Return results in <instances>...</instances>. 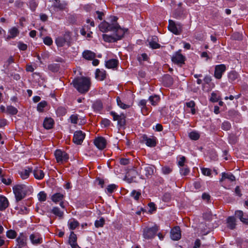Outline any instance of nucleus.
Masks as SVG:
<instances>
[{"instance_id":"nucleus-38","label":"nucleus","mask_w":248,"mask_h":248,"mask_svg":"<svg viewBox=\"0 0 248 248\" xmlns=\"http://www.w3.org/2000/svg\"><path fill=\"white\" fill-rule=\"evenodd\" d=\"M47 103L45 101H43L40 102L37 106V110L40 112H42L44 110V108L46 106Z\"/></svg>"},{"instance_id":"nucleus-41","label":"nucleus","mask_w":248,"mask_h":248,"mask_svg":"<svg viewBox=\"0 0 248 248\" xmlns=\"http://www.w3.org/2000/svg\"><path fill=\"white\" fill-rule=\"evenodd\" d=\"M220 99V96L217 93L213 92L211 93V96L210 100L213 102H217Z\"/></svg>"},{"instance_id":"nucleus-26","label":"nucleus","mask_w":248,"mask_h":248,"mask_svg":"<svg viewBox=\"0 0 248 248\" xmlns=\"http://www.w3.org/2000/svg\"><path fill=\"white\" fill-rule=\"evenodd\" d=\"M118 62L116 59H110L106 62V66L108 68H114L118 65Z\"/></svg>"},{"instance_id":"nucleus-52","label":"nucleus","mask_w":248,"mask_h":248,"mask_svg":"<svg viewBox=\"0 0 248 248\" xmlns=\"http://www.w3.org/2000/svg\"><path fill=\"white\" fill-rule=\"evenodd\" d=\"M116 186L114 184L110 185L107 188V192L109 193H112L116 188Z\"/></svg>"},{"instance_id":"nucleus-64","label":"nucleus","mask_w":248,"mask_h":248,"mask_svg":"<svg viewBox=\"0 0 248 248\" xmlns=\"http://www.w3.org/2000/svg\"><path fill=\"white\" fill-rule=\"evenodd\" d=\"M7 124V121L5 119L0 120V128L5 126Z\"/></svg>"},{"instance_id":"nucleus-20","label":"nucleus","mask_w":248,"mask_h":248,"mask_svg":"<svg viewBox=\"0 0 248 248\" xmlns=\"http://www.w3.org/2000/svg\"><path fill=\"white\" fill-rule=\"evenodd\" d=\"M143 140L145 141V143L148 146L154 147L156 144V139L155 137L149 138L146 136L144 135L143 137Z\"/></svg>"},{"instance_id":"nucleus-35","label":"nucleus","mask_w":248,"mask_h":248,"mask_svg":"<svg viewBox=\"0 0 248 248\" xmlns=\"http://www.w3.org/2000/svg\"><path fill=\"white\" fill-rule=\"evenodd\" d=\"M116 100L118 106L123 109H126L130 107V105L124 103L120 99V97H117Z\"/></svg>"},{"instance_id":"nucleus-15","label":"nucleus","mask_w":248,"mask_h":248,"mask_svg":"<svg viewBox=\"0 0 248 248\" xmlns=\"http://www.w3.org/2000/svg\"><path fill=\"white\" fill-rule=\"evenodd\" d=\"M26 237L23 233H20L16 239L18 248H24L26 246Z\"/></svg>"},{"instance_id":"nucleus-51","label":"nucleus","mask_w":248,"mask_h":248,"mask_svg":"<svg viewBox=\"0 0 248 248\" xmlns=\"http://www.w3.org/2000/svg\"><path fill=\"white\" fill-rule=\"evenodd\" d=\"M140 195V193L138 191H136L135 190H133L131 193V196L132 197H133V198L136 200H138L139 199Z\"/></svg>"},{"instance_id":"nucleus-47","label":"nucleus","mask_w":248,"mask_h":248,"mask_svg":"<svg viewBox=\"0 0 248 248\" xmlns=\"http://www.w3.org/2000/svg\"><path fill=\"white\" fill-rule=\"evenodd\" d=\"M147 101L145 99L141 100L139 103V106L141 108V110L143 111L144 109H147L146 107Z\"/></svg>"},{"instance_id":"nucleus-9","label":"nucleus","mask_w":248,"mask_h":248,"mask_svg":"<svg viewBox=\"0 0 248 248\" xmlns=\"http://www.w3.org/2000/svg\"><path fill=\"white\" fill-rule=\"evenodd\" d=\"M85 137V134L80 130L76 131L74 134L73 142L78 145L81 144Z\"/></svg>"},{"instance_id":"nucleus-45","label":"nucleus","mask_w":248,"mask_h":248,"mask_svg":"<svg viewBox=\"0 0 248 248\" xmlns=\"http://www.w3.org/2000/svg\"><path fill=\"white\" fill-rule=\"evenodd\" d=\"M105 220L103 218H100L98 220L95 221L94 225L96 227H102L104 224Z\"/></svg>"},{"instance_id":"nucleus-3","label":"nucleus","mask_w":248,"mask_h":248,"mask_svg":"<svg viewBox=\"0 0 248 248\" xmlns=\"http://www.w3.org/2000/svg\"><path fill=\"white\" fill-rule=\"evenodd\" d=\"M126 31V30L118 28L117 30L112 31L111 35L103 34V38L105 41L107 42H115L121 39Z\"/></svg>"},{"instance_id":"nucleus-13","label":"nucleus","mask_w":248,"mask_h":248,"mask_svg":"<svg viewBox=\"0 0 248 248\" xmlns=\"http://www.w3.org/2000/svg\"><path fill=\"white\" fill-rule=\"evenodd\" d=\"M94 144L99 150H102L106 147V140L103 137H98L94 140Z\"/></svg>"},{"instance_id":"nucleus-11","label":"nucleus","mask_w":248,"mask_h":248,"mask_svg":"<svg viewBox=\"0 0 248 248\" xmlns=\"http://www.w3.org/2000/svg\"><path fill=\"white\" fill-rule=\"evenodd\" d=\"M169 30L174 34H179L181 31V27L179 24H176L172 20H169Z\"/></svg>"},{"instance_id":"nucleus-1","label":"nucleus","mask_w":248,"mask_h":248,"mask_svg":"<svg viewBox=\"0 0 248 248\" xmlns=\"http://www.w3.org/2000/svg\"><path fill=\"white\" fill-rule=\"evenodd\" d=\"M73 84L79 92L84 93L89 90L90 80L89 78L84 77L77 78L73 81Z\"/></svg>"},{"instance_id":"nucleus-21","label":"nucleus","mask_w":248,"mask_h":248,"mask_svg":"<svg viewBox=\"0 0 248 248\" xmlns=\"http://www.w3.org/2000/svg\"><path fill=\"white\" fill-rule=\"evenodd\" d=\"M32 170L31 168L29 167H26L24 169L20 171L19 172V174H20L22 179H26L29 177Z\"/></svg>"},{"instance_id":"nucleus-54","label":"nucleus","mask_w":248,"mask_h":248,"mask_svg":"<svg viewBox=\"0 0 248 248\" xmlns=\"http://www.w3.org/2000/svg\"><path fill=\"white\" fill-rule=\"evenodd\" d=\"M44 43L45 44L50 46L52 43V40L50 37H46L44 38Z\"/></svg>"},{"instance_id":"nucleus-18","label":"nucleus","mask_w":248,"mask_h":248,"mask_svg":"<svg viewBox=\"0 0 248 248\" xmlns=\"http://www.w3.org/2000/svg\"><path fill=\"white\" fill-rule=\"evenodd\" d=\"M148 41L150 47L153 49L158 48L160 46V45L157 43L158 39L156 36H152Z\"/></svg>"},{"instance_id":"nucleus-44","label":"nucleus","mask_w":248,"mask_h":248,"mask_svg":"<svg viewBox=\"0 0 248 248\" xmlns=\"http://www.w3.org/2000/svg\"><path fill=\"white\" fill-rule=\"evenodd\" d=\"M52 212L59 217H62L63 215V212H62L58 207H54L52 209Z\"/></svg>"},{"instance_id":"nucleus-6","label":"nucleus","mask_w":248,"mask_h":248,"mask_svg":"<svg viewBox=\"0 0 248 248\" xmlns=\"http://www.w3.org/2000/svg\"><path fill=\"white\" fill-rule=\"evenodd\" d=\"M55 156L57 162L62 163L68 159V155L64 151L61 150H57L55 152Z\"/></svg>"},{"instance_id":"nucleus-14","label":"nucleus","mask_w":248,"mask_h":248,"mask_svg":"<svg viewBox=\"0 0 248 248\" xmlns=\"http://www.w3.org/2000/svg\"><path fill=\"white\" fill-rule=\"evenodd\" d=\"M170 237L173 240H178L181 238V233L179 227H174L171 230Z\"/></svg>"},{"instance_id":"nucleus-55","label":"nucleus","mask_w":248,"mask_h":248,"mask_svg":"<svg viewBox=\"0 0 248 248\" xmlns=\"http://www.w3.org/2000/svg\"><path fill=\"white\" fill-rule=\"evenodd\" d=\"M57 112L60 115H63L66 113V111L65 108L60 107L57 109Z\"/></svg>"},{"instance_id":"nucleus-60","label":"nucleus","mask_w":248,"mask_h":248,"mask_svg":"<svg viewBox=\"0 0 248 248\" xmlns=\"http://www.w3.org/2000/svg\"><path fill=\"white\" fill-rule=\"evenodd\" d=\"M162 171L164 174H167L170 172L171 169L168 167H164L162 168Z\"/></svg>"},{"instance_id":"nucleus-49","label":"nucleus","mask_w":248,"mask_h":248,"mask_svg":"<svg viewBox=\"0 0 248 248\" xmlns=\"http://www.w3.org/2000/svg\"><path fill=\"white\" fill-rule=\"evenodd\" d=\"M71 123L76 124L78 123V115L77 114L72 115L69 118Z\"/></svg>"},{"instance_id":"nucleus-19","label":"nucleus","mask_w":248,"mask_h":248,"mask_svg":"<svg viewBox=\"0 0 248 248\" xmlns=\"http://www.w3.org/2000/svg\"><path fill=\"white\" fill-rule=\"evenodd\" d=\"M33 173L35 178L38 180L42 179L45 176L43 171L37 167L33 170Z\"/></svg>"},{"instance_id":"nucleus-37","label":"nucleus","mask_w":248,"mask_h":248,"mask_svg":"<svg viewBox=\"0 0 248 248\" xmlns=\"http://www.w3.org/2000/svg\"><path fill=\"white\" fill-rule=\"evenodd\" d=\"M6 112L10 114H16L17 112V109L11 106H8L6 110Z\"/></svg>"},{"instance_id":"nucleus-62","label":"nucleus","mask_w":248,"mask_h":248,"mask_svg":"<svg viewBox=\"0 0 248 248\" xmlns=\"http://www.w3.org/2000/svg\"><path fill=\"white\" fill-rule=\"evenodd\" d=\"M149 211L151 213L153 212V211H155V205L154 203L153 202H151V203H149Z\"/></svg>"},{"instance_id":"nucleus-42","label":"nucleus","mask_w":248,"mask_h":248,"mask_svg":"<svg viewBox=\"0 0 248 248\" xmlns=\"http://www.w3.org/2000/svg\"><path fill=\"white\" fill-rule=\"evenodd\" d=\"M178 165L180 167H183L184 166L186 162V157L184 156H179L178 157Z\"/></svg>"},{"instance_id":"nucleus-10","label":"nucleus","mask_w":248,"mask_h":248,"mask_svg":"<svg viewBox=\"0 0 248 248\" xmlns=\"http://www.w3.org/2000/svg\"><path fill=\"white\" fill-rule=\"evenodd\" d=\"M226 70V66L221 64L217 65L215 67L214 76L216 78L220 79L222 77V74Z\"/></svg>"},{"instance_id":"nucleus-33","label":"nucleus","mask_w":248,"mask_h":248,"mask_svg":"<svg viewBox=\"0 0 248 248\" xmlns=\"http://www.w3.org/2000/svg\"><path fill=\"white\" fill-rule=\"evenodd\" d=\"M18 29L16 27H13L9 31V35L8 38H14L18 34Z\"/></svg>"},{"instance_id":"nucleus-27","label":"nucleus","mask_w":248,"mask_h":248,"mask_svg":"<svg viewBox=\"0 0 248 248\" xmlns=\"http://www.w3.org/2000/svg\"><path fill=\"white\" fill-rule=\"evenodd\" d=\"M95 78L99 80H103L106 78L105 71L104 70H100L97 69L95 72Z\"/></svg>"},{"instance_id":"nucleus-17","label":"nucleus","mask_w":248,"mask_h":248,"mask_svg":"<svg viewBox=\"0 0 248 248\" xmlns=\"http://www.w3.org/2000/svg\"><path fill=\"white\" fill-rule=\"evenodd\" d=\"M235 216L239 217L241 221L243 223L248 224V216L247 215H244L243 212L241 210H237L235 211Z\"/></svg>"},{"instance_id":"nucleus-12","label":"nucleus","mask_w":248,"mask_h":248,"mask_svg":"<svg viewBox=\"0 0 248 248\" xmlns=\"http://www.w3.org/2000/svg\"><path fill=\"white\" fill-rule=\"evenodd\" d=\"M30 239L32 244H39L43 242V238L41 235L37 232H34L30 236Z\"/></svg>"},{"instance_id":"nucleus-43","label":"nucleus","mask_w":248,"mask_h":248,"mask_svg":"<svg viewBox=\"0 0 248 248\" xmlns=\"http://www.w3.org/2000/svg\"><path fill=\"white\" fill-rule=\"evenodd\" d=\"M37 197L39 201L44 202L46 200V195L44 192L41 191L38 194Z\"/></svg>"},{"instance_id":"nucleus-56","label":"nucleus","mask_w":248,"mask_h":248,"mask_svg":"<svg viewBox=\"0 0 248 248\" xmlns=\"http://www.w3.org/2000/svg\"><path fill=\"white\" fill-rule=\"evenodd\" d=\"M189 170L187 168H182L180 169V173L183 175H186L188 174Z\"/></svg>"},{"instance_id":"nucleus-48","label":"nucleus","mask_w":248,"mask_h":248,"mask_svg":"<svg viewBox=\"0 0 248 248\" xmlns=\"http://www.w3.org/2000/svg\"><path fill=\"white\" fill-rule=\"evenodd\" d=\"M231 127V124L227 121H225L222 124L221 128L223 130H228Z\"/></svg>"},{"instance_id":"nucleus-63","label":"nucleus","mask_w":248,"mask_h":248,"mask_svg":"<svg viewBox=\"0 0 248 248\" xmlns=\"http://www.w3.org/2000/svg\"><path fill=\"white\" fill-rule=\"evenodd\" d=\"M129 160L127 158H122L120 160V163L122 165H125L129 163Z\"/></svg>"},{"instance_id":"nucleus-7","label":"nucleus","mask_w":248,"mask_h":248,"mask_svg":"<svg viewBox=\"0 0 248 248\" xmlns=\"http://www.w3.org/2000/svg\"><path fill=\"white\" fill-rule=\"evenodd\" d=\"M70 39V36L69 33H66L63 36L58 37L55 42L59 47H62L64 46L65 44L69 45V43Z\"/></svg>"},{"instance_id":"nucleus-59","label":"nucleus","mask_w":248,"mask_h":248,"mask_svg":"<svg viewBox=\"0 0 248 248\" xmlns=\"http://www.w3.org/2000/svg\"><path fill=\"white\" fill-rule=\"evenodd\" d=\"M1 181L4 184L7 185H10L12 183V179L11 178L6 179L5 178H2Z\"/></svg>"},{"instance_id":"nucleus-24","label":"nucleus","mask_w":248,"mask_h":248,"mask_svg":"<svg viewBox=\"0 0 248 248\" xmlns=\"http://www.w3.org/2000/svg\"><path fill=\"white\" fill-rule=\"evenodd\" d=\"M110 114L113 116V120L117 121L118 124L120 125H123L124 124L125 121L123 116L117 115L113 111L110 112Z\"/></svg>"},{"instance_id":"nucleus-31","label":"nucleus","mask_w":248,"mask_h":248,"mask_svg":"<svg viewBox=\"0 0 248 248\" xmlns=\"http://www.w3.org/2000/svg\"><path fill=\"white\" fill-rule=\"evenodd\" d=\"M78 225V222L74 219H71L68 222L69 229L72 230H75Z\"/></svg>"},{"instance_id":"nucleus-36","label":"nucleus","mask_w":248,"mask_h":248,"mask_svg":"<svg viewBox=\"0 0 248 248\" xmlns=\"http://www.w3.org/2000/svg\"><path fill=\"white\" fill-rule=\"evenodd\" d=\"M186 105L187 107L191 108V112L192 114H194L195 113V109L194 108L195 104L193 101H190L186 102Z\"/></svg>"},{"instance_id":"nucleus-57","label":"nucleus","mask_w":248,"mask_h":248,"mask_svg":"<svg viewBox=\"0 0 248 248\" xmlns=\"http://www.w3.org/2000/svg\"><path fill=\"white\" fill-rule=\"evenodd\" d=\"M110 121L108 119H103L101 121V124L106 127L110 124Z\"/></svg>"},{"instance_id":"nucleus-25","label":"nucleus","mask_w":248,"mask_h":248,"mask_svg":"<svg viewBox=\"0 0 248 248\" xmlns=\"http://www.w3.org/2000/svg\"><path fill=\"white\" fill-rule=\"evenodd\" d=\"M69 243L71 247H76V248H78V246L77 243L76 235L73 232H71L70 233Z\"/></svg>"},{"instance_id":"nucleus-46","label":"nucleus","mask_w":248,"mask_h":248,"mask_svg":"<svg viewBox=\"0 0 248 248\" xmlns=\"http://www.w3.org/2000/svg\"><path fill=\"white\" fill-rule=\"evenodd\" d=\"M201 171L203 175L207 176H211V170L210 169L202 168L201 169Z\"/></svg>"},{"instance_id":"nucleus-50","label":"nucleus","mask_w":248,"mask_h":248,"mask_svg":"<svg viewBox=\"0 0 248 248\" xmlns=\"http://www.w3.org/2000/svg\"><path fill=\"white\" fill-rule=\"evenodd\" d=\"M7 236L9 238H14L16 236V232L13 230H9L7 232Z\"/></svg>"},{"instance_id":"nucleus-2","label":"nucleus","mask_w":248,"mask_h":248,"mask_svg":"<svg viewBox=\"0 0 248 248\" xmlns=\"http://www.w3.org/2000/svg\"><path fill=\"white\" fill-rule=\"evenodd\" d=\"M32 190L31 186L26 185H17L13 187L14 193L17 201L21 200L27 194L31 192Z\"/></svg>"},{"instance_id":"nucleus-22","label":"nucleus","mask_w":248,"mask_h":248,"mask_svg":"<svg viewBox=\"0 0 248 248\" xmlns=\"http://www.w3.org/2000/svg\"><path fill=\"white\" fill-rule=\"evenodd\" d=\"M9 205L7 199L3 196L0 195V210H5Z\"/></svg>"},{"instance_id":"nucleus-39","label":"nucleus","mask_w":248,"mask_h":248,"mask_svg":"<svg viewBox=\"0 0 248 248\" xmlns=\"http://www.w3.org/2000/svg\"><path fill=\"white\" fill-rule=\"evenodd\" d=\"M238 74L236 72L232 71L229 73L228 78L232 81L235 80L238 78Z\"/></svg>"},{"instance_id":"nucleus-53","label":"nucleus","mask_w":248,"mask_h":248,"mask_svg":"<svg viewBox=\"0 0 248 248\" xmlns=\"http://www.w3.org/2000/svg\"><path fill=\"white\" fill-rule=\"evenodd\" d=\"M54 1H55V6L60 9H63L65 8V6H66V4H64V3H59L58 2V0H54Z\"/></svg>"},{"instance_id":"nucleus-58","label":"nucleus","mask_w":248,"mask_h":248,"mask_svg":"<svg viewBox=\"0 0 248 248\" xmlns=\"http://www.w3.org/2000/svg\"><path fill=\"white\" fill-rule=\"evenodd\" d=\"M18 47L20 50H25L27 49V46L25 44L19 43L18 44Z\"/></svg>"},{"instance_id":"nucleus-8","label":"nucleus","mask_w":248,"mask_h":248,"mask_svg":"<svg viewBox=\"0 0 248 248\" xmlns=\"http://www.w3.org/2000/svg\"><path fill=\"white\" fill-rule=\"evenodd\" d=\"M172 62L177 64H181L184 63L185 57L181 53V50L174 53L171 57Z\"/></svg>"},{"instance_id":"nucleus-30","label":"nucleus","mask_w":248,"mask_h":248,"mask_svg":"<svg viewBox=\"0 0 248 248\" xmlns=\"http://www.w3.org/2000/svg\"><path fill=\"white\" fill-rule=\"evenodd\" d=\"M236 225L235 219L233 217H230L227 219V226L231 229H233Z\"/></svg>"},{"instance_id":"nucleus-23","label":"nucleus","mask_w":248,"mask_h":248,"mask_svg":"<svg viewBox=\"0 0 248 248\" xmlns=\"http://www.w3.org/2000/svg\"><path fill=\"white\" fill-rule=\"evenodd\" d=\"M83 57L87 60H92L95 57V54L91 50H86L82 53Z\"/></svg>"},{"instance_id":"nucleus-32","label":"nucleus","mask_w":248,"mask_h":248,"mask_svg":"<svg viewBox=\"0 0 248 248\" xmlns=\"http://www.w3.org/2000/svg\"><path fill=\"white\" fill-rule=\"evenodd\" d=\"M63 198V195L61 193H57L52 195L51 199L53 202H61Z\"/></svg>"},{"instance_id":"nucleus-34","label":"nucleus","mask_w":248,"mask_h":248,"mask_svg":"<svg viewBox=\"0 0 248 248\" xmlns=\"http://www.w3.org/2000/svg\"><path fill=\"white\" fill-rule=\"evenodd\" d=\"M149 100L151 104L153 106H155L160 100V97L157 95L151 96L149 98Z\"/></svg>"},{"instance_id":"nucleus-29","label":"nucleus","mask_w":248,"mask_h":248,"mask_svg":"<svg viewBox=\"0 0 248 248\" xmlns=\"http://www.w3.org/2000/svg\"><path fill=\"white\" fill-rule=\"evenodd\" d=\"M144 170L145 172V175L148 176L154 173V166L152 165H146L144 167Z\"/></svg>"},{"instance_id":"nucleus-4","label":"nucleus","mask_w":248,"mask_h":248,"mask_svg":"<svg viewBox=\"0 0 248 248\" xmlns=\"http://www.w3.org/2000/svg\"><path fill=\"white\" fill-rule=\"evenodd\" d=\"M100 30L103 32L108 31H112L117 30L118 28H121L120 26L116 23L110 24L106 21H103L100 23L99 26Z\"/></svg>"},{"instance_id":"nucleus-61","label":"nucleus","mask_w":248,"mask_h":248,"mask_svg":"<svg viewBox=\"0 0 248 248\" xmlns=\"http://www.w3.org/2000/svg\"><path fill=\"white\" fill-rule=\"evenodd\" d=\"M148 58L147 55L145 53L142 54L138 58L139 61L147 60Z\"/></svg>"},{"instance_id":"nucleus-5","label":"nucleus","mask_w":248,"mask_h":248,"mask_svg":"<svg viewBox=\"0 0 248 248\" xmlns=\"http://www.w3.org/2000/svg\"><path fill=\"white\" fill-rule=\"evenodd\" d=\"M158 230V227L155 225L152 228H146L143 230V237L146 239H152L154 237Z\"/></svg>"},{"instance_id":"nucleus-16","label":"nucleus","mask_w":248,"mask_h":248,"mask_svg":"<svg viewBox=\"0 0 248 248\" xmlns=\"http://www.w3.org/2000/svg\"><path fill=\"white\" fill-rule=\"evenodd\" d=\"M221 175V178L219 179L220 183H223L226 180H228L230 182L235 181V176L231 173L222 172Z\"/></svg>"},{"instance_id":"nucleus-40","label":"nucleus","mask_w":248,"mask_h":248,"mask_svg":"<svg viewBox=\"0 0 248 248\" xmlns=\"http://www.w3.org/2000/svg\"><path fill=\"white\" fill-rule=\"evenodd\" d=\"M189 137L192 140H197L200 137L199 134L196 131H192L189 133Z\"/></svg>"},{"instance_id":"nucleus-28","label":"nucleus","mask_w":248,"mask_h":248,"mask_svg":"<svg viewBox=\"0 0 248 248\" xmlns=\"http://www.w3.org/2000/svg\"><path fill=\"white\" fill-rule=\"evenodd\" d=\"M54 122L52 119L46 118L44 121V127L47 129L51 128L53 125Z\"/></svg>"}]
</instances>
